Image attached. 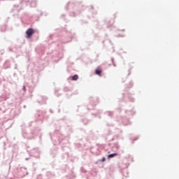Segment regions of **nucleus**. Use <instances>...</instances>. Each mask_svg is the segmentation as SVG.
I'll list each match as a JSON object with an SVG mask.
<instances>
[{
    "mask_svg": "<svg viewBox=\"0 0 179 179\" xmlns=\"http://www.w3.org/2000/svg\"><path fill=\"white\" fill-rule=\"evenodd\" d=\"M35 33L34 29L33 28H29L26 31V34H27V38H30Z\"/></svg>",
    "mask_w": 179,
    "mask_h": 179,
    "instance_id": "f257e3e1",
    "label": "nucleus"
},
{
    "mask_svg": "<svg viewBox=\"0 0 179 179\" xmlns=\"http://www.w3.org/2000/svg\"><path fill=\"white\" fill-rule=\"evenodd\" d=\"M101 69L100 67H98L96 70H95V73L96 75H99V76H101Z\"/></svg>",
    "mask_w": 179,
    "mask_h": 179,
    "instance_id": "f03ea898",
    "label": "nucleus"
},
{
    "mask_svg": "<svg viewBox=\"0 0 179 179\" xmlns=\"http://www.w3.org/2000/svg\"><path fill=\"white\" fill-rule=\"evenodd\" d=\"M117 155H118V154H117V153H113V154L109 155L108 156V159H111V158H113V157H115V156H117Z\"/></svg>",
    "mask_w": 179,
    "mask_h": 179,
    "instance_id": "7ed1b4c3",
    "label": "nucleus"
},
{
    "mask_svg": "<svg viewBox=\"0 0 179 179\" xmlns=\"http://www.w3.org/2000/svg\"><path fill=\"white\" fill-rule=\"evenodd\" d=\"M79 79V76L78 75H75L71 77V80H78Z\"/></svg>",
    "mask_w": 179,
    "mask_h": 179,
    "instance_id": "20e7f679",
    "label": "nucleus"
},
{
    "mask_svg": "<svg viewBox=\"0 0 179 179\" xmlns=\"http://www.w3.org/2000/svg\"><path fill=\"white\" fill-rule=\"evenodd\" d=\"M23 91L26 92V86H23Z\"/></svg>",
    "mask_w": 179,
    "mask_h": 179,
    "instance_id": "39448f33",
    "label": "nucleus"
},
{
    "mask_svg": "<svg viewBox=\"0 0 179 179\" xmlns=\"http://www.w3.org/2000/svg\"><path fill=\"white\" fill-rule=\"evenodd\" d=\"M102 162H106V158H105V157H103V158L102 159Z\"/></svg>",
    "mask_w": 179,
    "mask_h": 179,
    "instance_id": "423d86ee",
    "label": "nucleus"
}]
</instances>
